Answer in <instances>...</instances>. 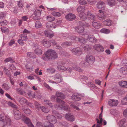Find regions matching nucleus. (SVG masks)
<instances>
[{"label":"nucleus","mask_w":127,"mask_h":127,"mask_svg":"<svg viewBox=\"0 0 127 127\" xmlns=\"http://www.w3.org/2000/svg\"><path fill=\"white\" fill-rule=\"evenodd\" d=\"M95 60V58L93 56H87L86 59V62L82 61L80 64L82 66L87 67L89 65L92 64Z\"/></svg>","instance_id":"nucleus-1"},{"label":"nucleus","mask_w":127,"mask_h":127,"mask_svg":"<svg viewBox=\"0 0 127 127\" xmlns=\"http://www.w3.org/2000/svg\"><path fill=\"white\" fill-rule=\"evenodd\" d=\"M10 119L8 117H6L5 120L0 121V127H4L7 124L10 125Z\"/></svg>","instance_id":"nucleus-2"},{"label":"nucleus","mask_w":127,"mask_h":127,"mask_svg":"<svg viewBox=\"0 0 127 127\" xmlns=\"http://www.w3.org/2000/svg\"><path fill=\"white\" fill-rule=\"evenodd\" d=\"M13 114L14 118L16 120H18L21 118V115L20 111L17 110V108L14 109Z\"/></svg>","instance_id":"nucleus-3"},{"label":"nucleus","mask_w":127,"mask_h":127,"mask_svg":"<svg viewBox=\"0 0 127 127\" xmlns=\"http://www.w3.org/2000/svg\"><path fill=\"white\" fill-rule=\"evenodd\" d=\"M64 64L65 63L63 61L59 62L58 63V66H57L58 70L62 71L66 70V68L63 66Z\"/></svg>","instance_id":"nucleus-4"},{"label":"nucleus","mask_w":127,"mask_h":127,"mask_svg":"<svg viewBox=\"0 0 127 127\" xmlns=\"http://www.w3.org/2000/svg\"><path fill=\"white\" fill-rule=\"evenodd\" d=\"M44 54L45 56H56L57 55V53L54 50L49 49L44 53Z\"/></svg>","instance_id":"nucleus-5"},{"label":"nucleus","mask_w":127,"mask_h":127,"mask_svg":"<svg viewBox=\"0 0 127 127\" xmlns=\"http://www.w3.org/2000/svg\"><path fill=\"white\" fill-rule=\"evenodd\" d=\"M55 107L58 110L64 109L68 111L69 108L68 106H65L63 105H60L59 104H57L55 105Z\"/></svg>","instance_id":"nucleus-6"},{"label":"nucleus","mask_w":127,"mask_h":127,"mask_svg":"<svg viewBox=\"0 0 127 127\" xmlns=\"http://www.w3.org/2000/svg\"><path fill=\"white\" fill-rule=\"evenodd\" d=\"M80 95L77 93L73 94L71 96V99L74 101H78L81 99Z\"/></svg>","instance_id":"nucleus-7"},{"label":"nucleus","mask_w":127,"mask_h":127,"mask_svg":"<svg viewBox=\"0 0 127 127\" xmlns=\"http://www.w3.org/2000/svg\"><path fill=\"white\" fill-rule=\"evenodd\" d=\"M47 119L53 123H55L56 122V120L55 116L50 115H48L46 117Z\"/></svg>","instance_id":"nucleus-8"},{"label":"nucleus","mask_w":127,"mask_h":127,"mask_svg":"<svg viewBox=\"0 0 127 127\" xmlns=\"http://www.w3.org/2000/svg\"><path fill=\"white\" fill-rule=\"evenodd\" d=\"M65 117L67 120L71 122H73L74 120V116L71 114H66L65 115Z\"/></svg>","instance_id":"nucleus-9"},{"label":"nucleus","mask_w":127,"mask_h":127,"mask_svg":"<svg viewBox=\"0 0 127 127\" xmlns=\"http://www.w3.org/2000/svg\"><path fill=\"white\" fill-rule=\"evenodd\" d=\"M108 103L109 105L111 106H117L118 104L117 100H115L113 99L109 100L108 101Z\"/></svg>","instance_id":"nucleus-10"},{"label":"nucleus","mask_w":127,"mask_h":127,"mask_svg":"<svg viewBox=\"0 0 127 127\" xmlns=\"http://www.w3.org/2000/svg\"><path fill=\"white\" fill-rule=\"evenodd\" d=\"M74 64L75 65V66H73L72 68L70 67L66 68V70H68L70 72L72 70H76L79 72H82V70L81 68L76 66L75 64Z\"/></svg>","instance_id":"nucleus-11"},{"label":"nucleus","mask_w":127,"mask_h":127,"mask_svg":"<svg viewBox=\"0 0 127 127\" xmlns=\"http://www.w3.org/2000/svg\"><path fill=\"white\" fill-rule=\"evenodd\" d=\"M66 19L72 21L74 20L76 16L75 15L72 14H69L65 16Z\"/></svg>","instance_id":"nucleus-12"},{"label":"nucleus","mask_w":127,"mask_h":127,"mask_svg":"<svg viewBox=\"0 0 127 127\" xmlns=\"http://www.w3.org/2000/svg\"><path fill=\"white\" fill-rule=\"evenodd\" d=\"M44 34L46 36L50 38L54 36L53 33L51 30H46L44 32Z\"/></svg>","instance_id":"nucleus-13"},{"label":"nucleus","mask_w":127,"mask_h":127,"mask_svg":"<svg viewBox=\"0 0 127 127\" xmlns=\"http://www.w3.org/2000/svg\"><path fill=\"white\" fill-rule=\"evenodd\" d=\"M58 56H42V58L45 61L54 60L57 58Z\"/></svg>","instance_id":"nucleus-14"},{"label":"nucleus","mask_w":127,"mask_h":127,"mask_svg":"<svg viewBox=\"0 0 127 127\" xmlns=\"http://www.w3.org/2000/svg\"><path fill=\"white\" fill-rule=\"evenodd\" d=\"M24 122L25 123L28 125L29 127H34L29 118L26 117L25 119Z\"/></svg>","instance_id":"nucleus-15"},{"label":"nucleus","mask_w":127,"mask_h":127,"mask_svg":"<svg viewBox=\"0 0 127 127\" xmlns=\"http://www.w3.org/2000/svg\"><path fill=\"white\" fill-rule=\"evenodd\" d=\"M94 48L98 51H104L103 47L102 46L99 45H95L94 46Z\"/></svg>","instance_id":"nucleus-16"},{"label":"nucleus","mask_w":127,"mask_h":127,"mask_svg":"<svg viewBox=\"0 0 127 127\" xmlns=\"http://www.w3.org/2000/svg\"><path fill=\"white\" fill-rule=\"evenodd\" d=\"M56 96L57 97H60L63 99H64L65 98V96L64 94L61 92H56Z\"/></svg>","instance_id":"nucleus-17"},{"label":"nucleus","mask_w":127,"mask_h":127,"mask_svg":"<svg viewBox=\"0 0 127 127\" xmlns=\"http://www.w3.org/2000/svg\"><path fill=\"white\" fill-rule=\"evenodd\" d=\"M41 43L45 47H49L50 46V43L48 41H46V39H44L41 41Z\"/></svg>","instance_id":"nucleus-18"},{"label":"nucleus","mask_w":127,"mask_h":127,"mask_svg":"<svg viewBox=\"0 0 127 127\" xmlns=\"http://www.w3.org/2000/svg\"><path fill=\"white\" fill-rule=\"evenodd\" d=\"M75 29L78 32L82 33L84 31V27L82 25H80L76 27Z\"/></svg>","instance_id":"nucleus-19"},{"label":"nucleus","mask_w":127,"mask_h":127,"mask_svg":"<svg viewBox=\"0 0 127 127\" xmlns=\"http://www.w3.org/2000/svg\"><path fill=\"white\" fill-rule=\"evenodd\" d=\"M119 83L120 85L122 87L127 88V81H121L119 82Z\"/></svg>","instance_id":"nucleus-20"},{"label":"nucleus","mask_w":127,"mask_h":127,"mask_svg":"<svg viewBox=\"0 0 127 127\" xmlns=\"http://www.w3.org/2000/svg\"><path fill=\"white\" fill-rule=\"evenodd\" d=\"M88 40L90 41L95 42L97 40L92 35H89L88 36Z\"/></svg>","instance_id":"nucleus-21"},{"label":"nucleus","mask_w":127,"mask_h":127,"mask_svg":"<svg viewBox=\"0 0 127 127\" xmlns=\"http://www.w3.org/2000/svg\"><path fill=\"white\" fill-rule=\"evenodd\" d=\"M87 13L85 14L84 13H80L79 15V16L80 19L82 20H85L87 17Z\"/></svg>","instance_id":"nucleus-22"},{"label":"nucleus","mask_w":127,"mask_h":127,"mask_svg":"<svg viewBox=\"0 0 127 127\" xmlns=\"http://www.w3.org/2000/svg\"><path fill=\"white\" fill-rule=\"evenodd\" d=\"M99 13L98 14V16L99 17L100 19L103 20L105 19V16H104L103 11L101 10L99 11Z\"/></svg>","instance_id":"nucleus-23"},{"label":"nucleus","mask_w":127,"mask_h":127,"mask_svg":"<svg viewBox=\"0 0 127 127\" xmlns=\"http://www.w3.org/2000/svg\"><path fill=\"white\" fill-rule=\"evenodd\" d=\"M103 23L104 25L108 26H111L112 24V21L111 20L108 19L103 21Z\"/></svg>","instance_id":"nucleus-24"},{"label":"nucleus","mask_w":127,"mask_h":127,"mask_svg":"<svg viewBox=\"0 0 127 127\" xmlns=\"http://www.w3.org/2000/svg\"><path fill=\"white\" fill-rule=\"evenodd\" d=\"M22 109L24 111L25 113L26 114H29L31 112L30 110L26 106H23L22 107Z\"/></svg>","instance_id":"nucleus-25"},{"label":"nucleus","mask_w":127,"mask_h":127,"mask_svg":"<svg viewBox=\"0 0 127 127\" xmlns=\"http://www.w3.org/2000/svg\"><path fill=\"white\" fill-rule=\"evenodd\" d=\"M40 109L43 112L45 113H47L49 111V109L44 106L41 107L40 108Z\"/></svg>","instance_id":"nucleus-26"},{"label":"nucleus","mask_w":127,"mask_h":127,"mask_svg":"<svg viewBox=\"0 0 127 127\" xmlns=\"http://www.w3.org/2000/svg\"><path fill=\"white\" fill-rule=\"evenodd\" d=\"M44 126L45 127H54L52 123L48 122H45L44 123Z\"/></svg>","instance_id":"nucleus-27"},{"label":"nucleus","mask_w":127,"mask_h":127,"mask_svg":"<svg viewBox=\"0 0 127 127\" xmlns=\"http://www.w3.org/2000/svg\"><path fill=\"white\" fill-rule=\"evenodd\" d=\"M55 71V70L54 68L50 67L47 69L46 72L48 73H53Z\"/></svg>","instance_id":"nucleus-28"},{"label":"nucleus","mask_w":127,"mask_h":127,"mask_svg":"<svg viewBox=\"0 0 127 127\" xmlns=\"http://www.w3.org/2000/svg\"><path fill=\"white\" fill-rule=\"evenodd\" d=\"M44 103L46 105H48V106L50 107H53L52 104L51 102L50 101L48 100H45L44 101Z\"/></svg>","instance_id":"nucleus-29"},{"label":"nucleus","mask_w":127,"mask_h":127,"mask_svg":"<svg viewBox=\"0 0 127 127\" xmlns=\"http://www.w3.org/2000/svg\"><path fill=\"white\" fill-rule=\"evenodd\" d=\"M107 2L108 4L111 6L114 5L115 4L114 0H107Z\"/></svg>","instance_id":"nucleus-30"},{"label":"nucleus","mask_w":127,"mask_h":127,"mask_svg":"<svg viewBox=\"0 0 127 127\" xmlns=\"http://www.w3.org/2000/svg\"><path fill=\"white\" fill-rule=\"evenodd\" d=\"M19 101L20 103L23 104L26 102L27 100L24 98L22 97L19 98Z\"/></svg>","instance_id":"nucleus-31"},{"label":"nucleus","mask_w":127,"mask_h":127,"mask_svg":"<svg viewBox=\"0 0 127 127\" xmlns=\"http://www.w3.org/2000/svg\"><path fill=\"white\" fill-rule=\"evenodd\" d=\"M34 13L35 16L39 17L41 16V11L39 10H36L34 11Z\"/></svg>","instance_id":"nucleus-32"},{"label":"nucleus","mask_w":127,"mask_h":127,"mask_svg":"<svg viewBox=\"0 0 127 127\" xmlns=\"http://www.w3.org/2000/svg\"><path fill=\"white\" fill-rule=\"evenodd\" d=\"M4 72L6 74V75L8 76H11V73L9 71V70L5 67H4L3 69Z\"/></svg>","instance_id":"nucleus-33"},{"label":"nucleus","mask_w":127,"mask_h":127,"mask_svg":"<svg viewBox=\"0 0 127 127\" xmlns=\"http://www.w3.org/2000/svg\"><path fill=\"white\" fill-rule=\"evenodd\" d=\"M34 52L37 55H41L42 54V50L39 49H36L34 50Z\"/></svg>","instance_id":"nucleus-34"},{"label":"nucleus","mask_w":127,"mask_h":127,"mask_svg":"<svg viewBox=\"0 0 127 127\" xmlns=\"http://www.w3.org/2000/svg\"><path fill=\"white\" fill-rule=\"evenodd\" d=\"M85 10V9L84 7L80 6L78 7L77 9V11L79 12H80V13H83Z\"/></svg>","instance_id":"nucleus-35"},{"label":"nucleus","mask_w":127,"mask_h":127,"mask_svg":"<svg viewBox=\"0 0 127 127\" xmlns=\"http://www.w3.org/2000/svg\"><path fill=\"white\" fill-rule=\"evenodd\" d=\"M92 25L94 27L96 28H98L100 27L99 24L95 21H94L93 22Z\"/></svg>","instance_id":"nucleus-36"},{"label":"nucleus","mask_w":127,"mask_h":127,"mask_svg":"<svg viewBox=\"0 0 127 127\" xmlns=\"http://www.w3.org/2000/svg\"><path fill=\"white\" fill-rule=\"evenodd\" d=\"M21 39L24 41H25L27 40L28 39V38L26 34L24 33L22 34L21 36Z\"/></svg>","instance_id":"nucleus-37"},{"label":"nucleus","mask_w":127,"mask_h":127,"mask_svg":"<svg viewBox=\"0 0 127 127\" xmlns=\"http://www.w3.org/2000/svg\"><path fill=\"white\" fill-rule=\"evenodd\" d=\"M4 61L5 63L9 62L11 63H13L14 62V61L13 60L12 58L11 57H10L6 58L4 60Z\"/></svg>","instance_id":"nucleus-38"},{"label":"nucleus","mask_w":127,"mask_h":127,"mask_svg":"<svg viewBox=\"0 0 127 127\" xmlns=\"http://www.w3.org/2000/svg\"><path fill=\"white\" fill-rule=\"evenodd\" d=\"M47 20L49 22H51L54 21L55 19L54 17L50 15L47 16Z\"/></svg>","instance_id":"nucleus-39"},{"label":"nucleus","mask_w":127,"mask_h":127,"mask_svg":"<svg viewBox=\"0 0 127 127\" xmlns=\"http://www.w3.org/2000/svg\"><path fill=\"white\" fill-rule=\"evenodd\" d=\"M100 32L102 33L107 34L109 33L110 31L108 29L103 28L100 30Z\"/></svg>","instance_id":"nucleus-40"},{"label":"nucleus","mask_w":127,"mask_h":127,"mask_svg":"<svg viewBox=\"0 0 127 127\" xmlns=\"http://www.w3.org/2000/svg\"><path fill=\"white\" fill-rule=\"evenodd\" d=\"M120 72L124 75L127 74V69L126 68H122L121 69Z\"/></svg>","instance_id":"nucleus-41"},{"label":"nucleus","mask_w":127,"mask_h":127,"mask_svg":"<svg viewBox=\"0 0 127 127\" xmlns=\"http://www.w3.org/2000/svg\"><path fill=\"white\" fill-rule=\"evenodd\" d=\"M42 25L40 22L39 21H36V23L35 27L36 28H40L42 27Z\"/></svg>","instance_id":"nucleus-42"},{"label":"nucleus","mask_w":127,"mask_h":127,"mask_svg":"<svg viewBox=\"0 0 127 127\" xmlns=\"http://www.w3.org/2000/svg\"><path fill=\"white\" fill-rule=\"evenodd\" d=\"M28 95L31 98H33L35 96V93L34 92H31L28 93Z\"/></svg>","instance_id":"nucleus-43"},{"label":"nucleus","mask_w":127,"mask_h":127,"mask_svg":"<svg viewBox=\"0 0 127 127\" xmlns=\"http://www.w3.org/2000/svg\"><path fill=\"white\" fill-rule=\"evenodd\" d=\"M87 15L88 17L90 18L91 19H94L95 18V16L89 12H88L87 13Z\"/></svg>","instance_id":"nucleus-44"},{"label":"nucleus","mask_w":127,"mask_h":127,"mask_svg":"<svg viewBox=\"0 0 127 127\" xmlns=\"http://www.w3.org/2000/svg\"><path fill=\"white\" fill-rule=\"evenodd\" d=\"M8 104L9 106H11L12 107L14 108V109H17V107L16 105L14 104L12 102H9L8 103Z\"/></svg>","instance_id":"nucleus-45"},{"label":"nucleus","mask_w":127,"mask_h":127,"mask_svg":"<svg viewBox=\"0 0 127 127\" xmlns=\"http://www.w3.org/2000/svg\"><path fill=\"white\" fill-rule=\"evenodd\" d=\"M34 104L35 107L38 110H39L40 109V108H41V107L40 106V105L39 103L36 101L35 102Z\"/></svg>","instance_id":"nucleus-46"},{"label":"nucleus","mask_w":127,"mask_h":127,"mask_svg":"<svg viewBox=\"0 0 127 127\" xmlns=\"http://www.w3.org/2000/svg\"><path fill=\"white\" fill-rule=\"evenodd\" d=\"M104 5V3L103 2L101 1H100L97 4V5L98 8H100L101 7L102 5Z\"/></svg>","instance_id":"nucleus-47"},{"label":"nucleus","mask_w":127,"mask_h":127,"mask_svg":"<svg viewBox=\"0 0 127 127\" xmlns=\"http://www.w3.org/2000/svg\"><path fill=\"white\" fill-rule=\"evenodd\" d=\"M16 90L17 91L18 93L21 95H23L25 93V92L21 89L19 88L17 89Z\"/></svg>","instance_id":"nucleus-48"},{"label":"nucleus","mask_w":127,"mask_h":127,"mask_svg":"<svg viewBox=\"0 0 127 127\" xmlns=\"http://www.w3.org/2000/svg\"><path fill=\"white\" fill-rule=\"evenodd\" d=\"M57 102L58 103H60L61 104L65 105V102L63 101L59 98H57L56 99Z\"/></svg>","instance_id":"nucleus-49"},{"label":"nucleus","mask_w":127,"mask_h":127,"mask_svg":"<svg viewBox=\"0 0 127 127\" xmlns=\"http://www.w3.org/2000/svg\"><path fill=\"white\" fill-rule=\"evenodd\" d=\"M18 6L19 7L23 8V3L22 0H20L18 2Z\"/></svg>","instance_id":"nucleus-50"},{"label":"nucleus","mask_w":127,"mask_h":127,"mask_svg":"<svg viewBox=\"0 0 127 127\" xmlns=\"http://www.w3.org/2000/svg\"><path fill=\"white\" fill-rule=\"evenodd\" d=\"M2 87L7 90H9L10 89V87L8 86L6 84H3L2 85Z\"/></svg>","instance_id":"nucleus-51"},{"label":"nucleus","mask_w":127,"mask_h":127,"mask_svg":"<svg viewBox=\"0 0 127 127\" xmlns=\"http://www.w3.org/2000/svg\"><path fill=\"white\" fill-rule=\"evenodd\" d=\"M122 103L123 105L127 104V95L125 97V98L124 99L123 101H122Z\"/></svg>","instance_id":"nucleus-52"},{"label":"nucleus","mask_w":127,"mask_h":127,"mask_svg":"<svg viewBox=\"0 0 127 127\" xmlns=\"http://www.w3.org/2000/svg\"><path fill=\"white\" fill-rule=\"evenodd\" d=\"M52 14L54 16L59 17L61 15L58 12H52Z\"/></svg>","instance_id":"nucleus-53"},{"label":"nucleus","mask_w":127,"mask_h":127,"mask_svg":"<svg viewBox=\"0 0 127 127\" xmlns=\"http://www.w3.org/2000/svg\"><path fill=\"white\" fill-rule=\"evenodd\" d=\"M6 15V14L2 12L0 13V19H4L5 17V16Z\"/></svg>","instance_id":"nucleus-54"},{"label":"nucleus","mask_w":127,"mask_h":127,"mask_svg":"<svg viewBox=\"0 0 127 127\" xmlns=\"http://www.w3.org/2000/svg\"><path fill=\"white\" fill-rule=\"evenodd\" d=\"M1 25L3 27L5 26L7 24V21L6 20H4L0 22Z\"/></svg>","instance_id":"nucleus-55"},{"label":"nucleus","mask_w":127,"mask_h":127,"mask_svg":"<svg viewBox=\"0 0 127 127\" xmlns=\"http://www.w3.org/2000/svg\"><path fill=\"white\" fill-rule=\"evenodd\" d=\"M79 2L80 4L85 5L87 4V2L84 0H79Z\"/></svg>","instance_id":"nucleus-56"},{"label":"nucleus","mask_w":127,"mask_h":127,"mask_svg":"<svg viewBox=\"0 0 127 127\" xmlns=\"http://www.w3.org/2000/svg\"><path fill=\"white\" fill-rule=\"evenodd\" d=\"M23 40L21 39H19L18 41V43L21 45H23L24 44V42Z\"/></svg>","instance_id":"nucleus-57"},{"label":"nucleus","mask_w":127,"mask_h":127,"mask_svg":"<svg viewBox=\"0 0 127 127\" xmlns=\"http://www.w3.org/2000/svg\"><path fill=\"white\" fill-rule=\"evenodd\" d=\"M1 29L2 32H8V28L2 27L1 28Z\"/></svg>","instance_id":"nucleus-58"},{"label":"nucleus","mask_w":127,"mask_h":127,"mask_svg":"<svg viewBox=\"0 0 127 127\" xmlns=\"http://www.w3.org/2000/svg\"><path fill=\"white\" fill-rule=\"evenodd\" d=\"M79 42L81 43H84L85 42L84 39L81 36L79 37Z\"/></svg>","instance_id":"nucleus-59"},{"label":"nucleus","mask_w":127,"mask_h":127,"mask_svg":"<svg viewBox=\"0 0 127 127\" xmlns=\"http://www.w3.org/2000/svg\"><path fill=\"white\" fill-rule=\"evenodd\" d=\"M51 25V23H46V27L49 29H51L52 28Z\"/></svg>","instance_id":"nucleus-60"},{"label":"nucleus","mask_w":127,"mask_h":127,"mask_svg":"<svg viewBox=\"0 0 127 127\" xmlns=\"http://www.w3.org/2000/svg\"><path fill=\"white\" fill-rule=\"evenodd\" d=\"M54 80L56 83H59L62 81V78H55Z\"/></svg>","instance_id":"nucleus-61"},{"label":"nucleus","mask_w":127,"mask_h":127,"mask_svg":"<svg viewBox=\"0 0 127 127\" xmlns=\"http://www.w3.org/2000/svg\"><path fill=\"white\" fill-rule=\"evenodd\" d=\"M26 67L27 69L29 71H31L33 69V67L32 66L31 67H28V66L27 65L26 66Z\"/></svg>","instance_id":"nucleus-62"},{"label":"nucleus","mask_w":127,"mask_h":127,"mask_svg":"<svg viewBox=\"0 0 127 127\" xmlns=\"http://www.w3.org/2000/svg\"><path fill=\"white\" fill-rule=\"evenodd\" d=\"M72 53H77L79 52H80V51H78V49H73L72 50Z\"/></svg>","instance_id":"nucleus-63"},{"label":"nucleus","mask_w":127,"mask_h":127,"mask_svg":"<svg viewBox=\"0 0 127 127\" xmlns=\"http://www.w3.org/2000/svg\"><path fill=\"white\" fill-rule=\"evenodd\" d=\"M123 114L124 117L127 118V108L124 110L123 112Z\"/></svg>","instance_id":"nucleus-64"}]
</instances>
